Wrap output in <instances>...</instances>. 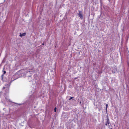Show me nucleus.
I'll list each match as a JSON object with an SVG mask.
<instances>
[{
	"label": "nucleus",
	"mask_w": 129,
	"mask_h": 129,
	"mask_svg": "<svg viewBox=\"0 0 129 129\" xmlns=\"http://www.w3.org/2000/svg\"><path fill=\"white\" fill-rule=\"evenodd\" d=\"M110 123V121L108 118H107V121L106 123L105 124L106 125H107L108 124H109Z\"/></svg>",
	"instance_id": "f257e3e1"
},
{
	"label": "nucleus",
	"mask_w": 129,
	"mask_h": 129,
	"mask_svg": "<svg viewBox=\"0 0 129 129\" xmlns=\"http://www.w3.org/2000/svg\"><path fill=\"white\" fill-rule=\"evenodd\" d=\"M79 13L78 14V15L79 16V17L82 18H83V15L81 13V11H79Z\"/></svg>",
	"instance_id": "f03ea898"
},
{
	"label": "nucleus",
	"mask_w": 129,
	"mask_h": 129,
	"mask_svg": "<svg viewBox=\"0 0 129 129\" xmlns=\"http://www.w3.org/2000/svg\"><path fill=\"white\" fill-rule=\"evenodd\" d=\"M20 36L21 37L22 36H25L26 35V33H23L22 34H21V33H20Z\"/></svg>",
	"instance_id": "7ed1b4c3"
},
{
	"label": "nucleus",
	"mask_w": 129,
	"mask_h": 129,
	"mask_svg": "<svg viewBox=\"0 0 129 129\" xmlns=\"http://www.w3.org/2000/svg\"><path fill=\"white\" fill-rule=\"evenodd\" d=\"M108 106V105L107 104L106 105V110L107 112V109Z\"/></svg>",
	"instance_id": "20e7f679"
},
{
	"label": "nucleus",
	"mask_w": 129,
	"mask_h": 129,
	"mask_svg": "<svg viewBox=\"0 0 129 129\" xmlns=\"http://www.w3.org/2000/svg\"><path fill=\"white\" fill-rule=\"evenodd\" d=\"M108 106V105L107 104L106 105V110L107 112V109Z\"/></svg>",
	"instance_id": "39448f33"
},
{
	"label": "nucleus",
	"mask_w": 129,
	"mask_h": 129,
	"mask_svg": "<svg viewBox=\"0 0 129 129\" xmlns=\"http://www.w3.org/2000/svg\"><path fill=\"white\" fill-rule=\"evenodd\" d=\"M3 71V72H4V74H5L6 73V71Z\"/></svg>",
	"instance_id": "423d86ee"
},
{
	"label": "nucleus",
	"mask_w": 129,
	"mask_h": 129,
	"mask_svg": "<svg viewBox=\"0 0 129 129\" xmlns=\"http://www.w3.org/2000/svg\"><path fill=\"white\" fill-rule=\"evenodd\" d=\"M73 98H74V97H71L69 99V100H70L71 99H73Z\"/></svg>",
	"instance_id": "0eeeda50"
},
{
	"label": "nucleus",
	"mask_w": 129,
	"mask_h": 129,
	"mask_svg": "<svg viewBox=\"0 0 129 129\" xmlns=\"http://www.w3.org/2000/svg\"><path fill=\"white\" fill-rule=\"evenodd\" d=\"M54 112H56V108H55L54 109Z\"/></svg>",
	"instance_id": "6e6552de"
},
{
	"label": "nucleus",
	"mask_w": 129,
	"mask_h": 129,
	"mask_svg": "<svg viewBox=\"0 0 129 129\" xmlns=\"http://www.w3.org/2000/svg\"><path fill=\"white\" fill-rule=\"evenodd\" d=\"M79 102L80 103V104H81V101H80Z\"/></svg>",
	"instance_id": "1a4fd4ad"
},
{
	"label": "nucleus",
	"mask_w": 129,
	"mask_h": 129,
	"mask_svg": "<svg viewBox=\"0 0 129 129\" xmlns=\"http://www.w3.org/2000/svg\"><path fill=\"white\" fill-rule=\"evenodd\" d=\"M5 87H3V89H5Z\"/></svg>",
	"instance_id": "9d476101"
},
{
	"label": "nucleus",
	"mask_w": 129,
	"mask_h": 129,
	"mask_svg": "<svg viewBox=\"0 0 129 129\" xmlns=\"http://www.w3.org/2000/svg\"><path fill=\"white\" fill-rule=\"evenodd\" d=\"M77 78H77V77H76V78H75V79H77Z\"/></svg>",
	"instance_id": "9b49d317"
},
{
	"label": "nucleus",
	"mask_w": 129,
	"mask_h": 129,
	"mask_svg": "<svg viewBox=\"0 0 129 129\" xmlns=\"http://www.w3.org/2000/svg\"><path fill=\"white\" fill-rule=\"evenodd\" d=\"M42 45H44V43H43L42 44Z\"/></svg>",
	"instance_id": "f8f14e48"
}]
</instances>
